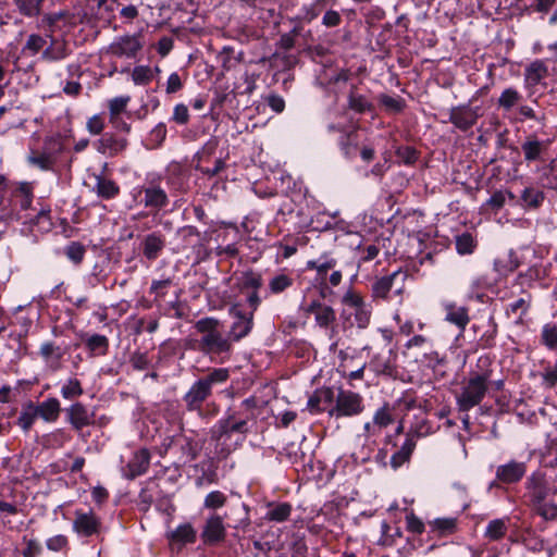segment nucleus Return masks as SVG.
I'll list each match as a JSON object with an SVG mask.
<instances>
[{"mask_svg": "<svg viewBox=\"0 0 557 557\" xmlns=\"http://www.w3.org/2000/svg\"><path fill=\"white\" fill-rule=\"evenodd\" d=\"M256 405L255 398H247L242 401L237 411L220 419L213 425L211 440L215 442V447L220 448V454L227 456L234 449L227 444L233 433L245 436L250 431L249 423L257 417Z\"/></svg>", "mask_w": 557, "mask_h": 557, "instance_id": "f257e3e1", "label": "nucleus"}, {"mask_svg": "<svg viewBox=\"0 0 557 557\" xmlns=\"http://www.w3.org/2000/svg\"><path fill=\"white\" fill-rule=\"evenodd\" d=\"M195 329L201 334L198 343V349L207 355L228 354L232 349V342L228 336H224L220 331V321L208 317L198 320Z\"/></svg>", "mask_w": 557, "mask_h": 557, "instance_id": "f03ea898", "label": "nucleus"}, {"mask_svg": "<svg viewBox=\"0 0 557 557\" xmlns=\"http://www.w3.org/2000/svg\"><path fill=\"white\" fill-rule=\"evenodd\" d=\"M532 507L545 520L557 519V487L550 486L541 475L533 474L528 480Z\"/></svg>", "mask_w": 557, "mask_h": 557, "instance_id": "7ed1b4c3", "label": "nucleus"}, {"mask_svg": "<svg viewBox=\"0 0 557 557\" xmlns=\"http://www.w3.org/2000/svg\"><path fill=\"white\" fill-rule=\"evenodd\" d=\"M228 377V370L219 368L197 380L183 397L187 409L189 411L200 410L202 403L211 395L212 387L225 383Z\"/></svg>", "mask_w": 557, "mask_h": 557, "instance_id": "20e7f679", "label": "nucleus"}, {"mask_svg": "<svg viewBox=\"0 0 557 557\" xmlns=\"http://www.w3.org/2000/svg\"><path fill=\"white\" fill-rule=\"evenodd\" d=\"M342 305L341 318L349 326L368 327L371 321L372 308L359 293L348 289L342 297Z\"/></svg>", "mask_w": 557, "mask_h": 557, "instance_id": "39448f33", "label": "nucleus"}, {"mask_svg": "<svg viewBox=\"0 0 557 557\" xmlns=\"http://www.w3.org/2000/svg\"><path fill=\"white\" fill-rule=\"evenodd\" d=\"M490 376V373L485 371L474 373L469 377L456 397L460 411L468 412L483 400L488 389Z\"/></svg>", "mask_w": 557, "mask_h": 557, "instance_id": "423d86ee", "label": "nucleus"}, {"mask_svg": "<svg viewBox=\"0 0 557 557\" xmlns=\"http://www.w3.org/2000/svg\"><path fill=\"white\" fill-rule=\"evenodd\" d=\"M335 403L330 414H335L337 418L357 416L364 409L361 395L351 391L339 389Z\"/></svg>", "mask_w": 557, "mask_h": 557, "instance_id": "0eeeda50", "label": "nucleus"}, {"mask_svg": "<svg viewBox=\"0 0 557 557\" xmlns=\"http://www.w3.org/2000/svg\"><path fill=\"white\" fill-rule=\"evenodd\" d=\"M140 38V34L117 37L109 46L108 51L116 58L133 59L143 49Z\"/></svg>", "mask_w": 557, "mask_h": 557, "instance_id": "6e6552de", "label": "nucleus"}, {"mask_svg": "<svg viewBox=\"0 0 557 557\" xmlns=\"http://www.w3.org/2000/svg\"><path fill=\"white\" fill-rule=\"evenodd\" d=\"M406 274L398 270L376 280L372 285L373 297L386 299L393 288L397 295L401 294Z\"/></svg>", "mask_w": 557, "mask_h": 557, "instance_id": "1a4fd4ad", "label": "nucleus"}, {"mask_svg": "<svg viewBox=\"0 0 557 557\" xmlns=\"http://www.w3.org/2000/svg\"><path fill=\"white\" fill-rule=\"evenodd\" d=\"M62 146L59 137L51 136L45 139L42 152H32L28 162L41 170H50L53 163L54 152L61 151Z\"/></svg>", "mask_w": 557, "mask_h": 557, "instance_id": "9d476101", "label": "nucleus"}, {"mask_svg": "<svg viewBox=\"0 0 557 557\" xmlns=\"http://www.w3.org/2000/svg\"><path fill=\"white\" fill-rule=\"evenodd\" d=\"M66 419L75 431H82L95 423V412L82 403H74L66 409Z\"/></svg>", "mask_w": 557, "mask_h": 557, "instance_id": "9b49d317", "label": "nucleus"}, {"mask_svg": "<svg viewBox=\"0 0 557 557\" xmlns=\"http://www.w3.org/2000/svg\"><path fill=\"white\" fill-rule=\"evenodd\" d=\"M100 520L91 511L75 510L73 530L82 536H91L99 532Z\"/></svg>", "mask_w": 557, "mask_h": 557, "instance_id": "f8f14e48", "label": "nucleus"}, {"mask_svg": "<svg viewBox=\"0 0 557 557\" xmlns=\"http://www.w3.org/2000/svg\"><path fill=\"white\" fill-rule=\"evenodd\" d=\"M230 312L235 318V321L231 326L228 337L231 338V342H237L243 337L247 336L248 333L251 331L253 315L252 312H250L249 314H244L239 310L237 305L233 306Z\"/></svg>", "mask_w": 557, "mask_h": 557, "instance_id": "ddd939ff", "label": "nucleus"}, {"mask_svg": "<svg viewBox=\"0 0 557 557\" xmlns=\"http://www.w3.org/2000/svg\"><path fill=\"white\" fill-rule=\"evenodd\" d=\"M479 119L478 109L469 106L454 107L449 111V122L462 132L471 128Z\"/></svg>", "mask_w": 557, "mask_h": 557, "instance_id": "4468645a", "label": "nucleus"}, {"mask_svg": "<svg viewBox=\"0 0 557 557\" xmlns=\"http://www.w3.org/2000/svg\"><path fill=\"white\" fill-rule=\"evenodd\" d=\"M527 472V465L521 461L510 460L496 469V479L505 484L519 482Z\"/></svg>", "mask_w": 557, "mask_h": 557, "instance_id": "2eb2a0df", "label": "nucleus"}, {"mask_svg": "<svg viewBox=\"0 0 557 557\" xmlns=\"http://www.w3.org/2000/svg\"><path fill=\"white\" fill-rule=\"evenodd\" d=\"M201 537L207 544L221 542L225 537V527L223 518L219 515H211L206 520Z\"/></svg>", "mask_w": 557, "mask_h": 557, "instance_id": "dca6fc26", "label": "nucleus"}, {"mask_svg": "<svg viewBox=\"0 0 557 557\" xmlns=\"http://www.w3.org/2000/svg\"><path fill=\"white\" fill-rule=\"evenodd\" d=\"M443 307L445 320L463 331L470 321L468 309L463 306H457L455 302H445Z\"/></svg>", "mask_w": 557, "mask_h": 557, "instance_id": "f3484780", "label": "nucleus"}, {"mask_svg": "<svg viewBox=\"0 0 557 557\" xmlns=\"http://www.w3.org/2000/svg\"><path fill=\"white\" fill-rule=\"evenodd\" d=\"M75 24L74 16L66 11L46 14L41 20V27H49L53 33L55 29L72 27Z\"/></svg>", "mask_w": 557, "mask_h": 557, "instance_id": "a211bd4d", "label": "nucleus"}, {"mask_svg": "<svg viewBox=\"0 0 557 557\" xmlns=\"http://www.w3.org/2000/svg\"><path fill=\"white\" fill-rule=\"evenodd\" d=\"M150 465V454L147 449H140L136 451L132 460L127 465L128 473L126 478L134 479L138 475L144 474Z\"/></svg>", "mask_w": 557, "mask_h": 557, "instance_id": "6ab92c4d", "label": "nucleus"}, {"mask_svg": "<svg viewBox=\"0 0 557 557\" xmlns=\"http://www.w3.org/2000/svg\"><path fill=\"white\" fill-rule=\"evenodd\" d=\"M143 191L145 194L144 202L147 208L161 209L169 202L165 190L159 185L144 187Z\"/></svg>", "mask_w": 557, "mask_h": 557, "instance_id": "aec40b11", "label": "nucleus"}, {"mask_svg": "<svg viewBox=\"0 0 557 557\" xmlns=\"http://www.w3.org/2000/svg\"><path fill=\"white\" fill-rule=\"evenodd\" d=\"M548 74L547 65L543 60L531 62L524 71V83L527 86H535Z\"/></svg>", "mask_w": 557, "mask_h": 557, "instance_id": "412c9836", "label": "nucleus"}, {"mask_svg": "<svg viewBox=\"0 0 557 557\" xmlns=\"http://www.w3.org/2000/svg\"><path fill=\"white\" fill-rule=\"evenodd\" d=\"M37 417H40L46 422H54L60 416L61 407L57 398H48L35 406Z\"/></svg>", "mask_w": 557, "mask_h": 557, "instance_id": "4be33fe9", "label": "nucleus"}, {"mask_svg": "<svg viewBox=\"0 0 557 557\" xmlns=\"http://www.w3.org/2000/svg\"><path fill=\"white\" fill-rule=\"evenodd\" d=\"M95 180L96 183L94 186V191L98 197L103 199H112L119 195L120 187L114 181L102 175H96Z\"/></svg>", "mask_w": 557, "mask_h": 557, "instance_id": "5701e85b", "label": "nucleus"}, {"mask_svg": "<svg viewBox=\"0 0 557 557\" xmlns=\"http://www.w3.org/2000/svg\"><path fill=\"white\" fill-rule=\"evenodd\" d=\"M416 440L413 436L408 435L400 446V448L393 454L391 457V465L394 469H398L405 462L409 461L414 448H416Z\"/></svg>", "mask_w": 557, "mask_h": 557, "instance_id": "b1692460", "label": "nucleus"}, {"mask_svg": "<svg viewBox=\"0 0 557 557\" xmlns=\"http://www.w3.org/2000/svg\"><path fill=\"white\" fill-rule=\"evenodd\" d=\"M164 238L158 233H151L144 239V256L148 260H154L158 258L161 250L164 248Z\"/></svg>", "mask_w": 557, "mask_h": 557, "instance_id": "393cba45", "label": "nucleus"}, {"mask_svg": "<svg viewBox=\"0 0 557 557\" xmlns=\"http://www.w3.org/2000/svg\"><path fill=\"white\" fill-rule=\"evenodd\" d=\"M127 146L125 138H115L111 135H103L98 140V151L101 153L116 154L123 151Z\"/></svg>", "mask_w": 557, "mask_h": 557, "instance_id": "a878e982", "label": "nucleus"}, {"mask_svg": "<svg viewBox=\"0 0 557 557\" xmlns=\"http://www.w3.org/2000/svg\"><path fill=\"white\" fill-rule=\"evenodd\" d=\"M42 359L51 364L54 369L59 367V361L62 358V350L59 346L51 342L42 343L39 350Z\"/></svg>", "mask_w": 557, "mask_h": 557, "instance_id": "bb28decb", "label": "nucleus"}, {"mask_svg": "<svg viewBox=\"0 0 557 557\" xmlns=\"http://www.w3.org/2000/svg\"><path fill=\"white\" fill-rule=\"evenodd\" d=\"M210 154H211V152L207 153L206 151H203L198 157V162L196 163L195 166H196V170L201 172L203 175H207L208 177H213V176L218 175L225 168V162L223 159H216L214 161V165L212 168L206 166L203 163L208 161Z\"/></svg>", "mask_w": 557, "mask_h": 557, "instance_id": "cd10ccee", "label": "nucleus"}, {"mask_svg": "<svg viewBox=\"0 0 557 557\" xmlns=\"http://www.w3.org/2000/svg\"><path fill=\"white\" fill-rule=\"evenodd\" d=\"M348 108L357 113H364L371 111L373 104L363 95L358 94L356 87H352L348 94Z\"/></svg>", "mask_w": 557, "mask_h": 557, "instance_id": "c85d7f7f", "label": "nucleus"}, {"mask_svg": "<svg viewBox=\"0 0 557 557\" xmlns=\"http://www.w3.org/2000/svg\"><path fill=\"white\" fill-rule=\"evenodd\" d=\"M521 99L522 95L516 88L509 87L502 91L497 103L503 110L510 111Z\"/></svg>", "mask_w": 557, "mask_h": 557, "instance_id": "c756f323", "label": "nucleus"}, {"mask_svg": "<svg viewBox=\"0 0 557 557\" xmlns=\"http://www.w3.org/2000/svg\"><path fill=\"white\" fill-rule=\"evenodd\" d=\"M171 539L174 543L186 544L194 543L196 540V531L189 523L178 525L176 530L172 532Z\"/></svg>", "mask_w": 557, "mask_h": 557, "instance_id": "7c9ffc66", "label": "nucleus"}, {"mask_svg": "<svg viewBox=\"0 0 557 557\" xmlns=\"http://www.w3.org/2000/svg\"><path fill=\"white\" fill-rule=\"evenodd\" d=\"M507 532V523L504 519H495L490 521L485 530V537L490 541H498L505 536Z\"/></svg>", "mask_w": 557, "mask_h": 557, "instance_id": "2f4dec72", "label": "nucleus"}, {"mask_svg": "<svg viewBox=\"0 0 557 557\" xmlns=\"http://www.w3.org/2000/svg\"><path fill=\"white\" fill-rule=\"evenodd\" d=\"M129 101V96L115 97L109 101V113L111 123L115 124L117 122L119 115L125 111Z\"/></svg>", "mask_w": 557, "mask_h": 557, "instance_id": "473e14b6", "label": "nucleus"}, {"mask_svg": "<svg viewBox=\"0 0 557 557\" xmlns=\"http://www.w3.org/2000/svg\"><path fill=\"white\" fill-rule=\"evenodd\" d=\"M36 419L37 413L35 405L33 403H28L21 411L17 424L23 431L28 432Z\"/></svg>", "mask_w": 557, "mask_h": 557, "instance_id": "72a5a7b5", "label": "nucleus"}, {"mask_svg": "<svg viewBox=\"0 0 557 557\" xmlns=\"http://www.w3.org/2000/svg\"><path fill=\"white\" fill-rule=\"evenodd\" d=\"M521 148L524 153V159L527 161H534L541 157L544 145L537 139H529L522 144Z\"/></svg>", "mask_w": 557, "mask_h": 557, "instance_id": "f704fd0d", "label": "nucleus"}, {"mask_svg": "<svg viewBox=\"0 0 557 557\" xmlns=\"http://www.w3.org/2000/svg\"><path fill=\"white\" fill-rule=\"evenodd\" d=\"M394 422V417L392 412V408L389 405L385 404L381 408H379L373 416L374 426H377L379 431L383 428L388 426Z\"/></svg>", "mask_w": 557, "mask_h": 557, "instance_id": "c9c22d12", "label": "nucleus"}, {"mask_svg": "<svg viewBox=\"0 0 557 557\" xmlns=\"http://www.w3.org/2000/svg\"><path fill=\"white\" fill-rule=\"evenodd\" d=\"M44 0H15L18 12L25 16H37L41 10Z\"/></svg>", "mask_w": 557, "mask_h": 557, "instance_id": "e433bc0d", "label": "nucleus"}, {"mask_svg": "<svg viewBox=\"0 0 557 557\" xmlns=\"http://www.w3.org/2000/svg\"><path fill=\"white\" fill-rule=\"evenodd\" d=\"M240 290H258L262 286V277L260 274L247 271L240 277Z\"/></svg>", "mask_w": 557, "mask_h": 557, "instance_id": "4c0bfd02", "label": "nucleus"}, {"mask_svg": "<svg viewBox=\"0 0 557 557\" xmlns=\"http://www.w3.org/2000/svg\"><path fill=\"white\" fill-rule=\"evenodd\" d=\"M476 242L470 233H462L456 237V250L459 255L472 253Z\"/></svg>", "mask_w": 557, "mask_h": 557, "instance_id": "58836bf2", "label": "nucleus"}, {"mask_svg": "<svg viewBox=\"0 0 557 557\" xmlns=\"http://www.w3.org/2000/svg\"><path fill=\"white\" fill-rule=\"evenodd\" d=\"M86 346L97 355H104L109 347V341L104 335L94 334L87 338Z\"/></svg>", "mask_w": 557, "mask_h": 557, "instance_id": "ea45409f", "label": "nucleus"}, {"mask_svg": "<svg viewBox=\"0 0 557 557\" xmlns=\"http://www.w3.org/2000/svg\"><path fill=\"white\" fill-rule=\"evenodd\" d=\"M153 78V71L147 65L135 66L132 72V79L135 85H147Z\"/></svg>", "mask_w": 557, "mask_h": 557, "instance_id": "a19ab883", "label": "nucleus"}, {"mask_svg": "<svg viewBox=\"0 0 557 557\" xmlns=\"http://www.w3.org/2000/svg\"><path fill=\"white\" fill-rule=\"evenodd\" d=\"M84 389L77 379H69L61 388V395L65 399H73L83 395Z\"/></svg>", "mask_w": 557, "mask_h": 557, "instance_id": "79ce46f5", "label": "nucleus"}, {"mask_svg": "<svg viewBox=\"0 0 557 557\" xmlns=\"http://www.w3.org/2000/svg\"><path fill=\"white\" fill-rule=\"evenodd\" d=\"M293 285V278L286 274H277L269 282L272 294H280Z\"/></svg>", "mask_w": 557, "mask_h": 557, "instance_id": "37998d69", "label": "nucleus"}, {"mask_svg": "<svg viewBox=\"0 0 557 557\" xmlns=\"http://www.w3.org/2000/svg\"><path fill=\"white\" fill-rule=\"evenodd\" d=\"M290 511V505L282 503L267 512V519L270 521L283 522L288 519Z\"/></svg>", "mask_w": 557, "mask_h": 557, "instance_id": "c03bdc74", "label": "nucleus"}, {"mask_svg": "<svg viewBox=\"0 0 557 557\" xmlns=\"http://www.w3.org/2000/svg\"><path fill=\"white\" fill-rule=\"evenodd\" d=\"M335 318L334 309L327 305H324L323 308H320L314 314L315 322L320 327H327L335 321Z\"/></svg>", "mask_w": 557, "mask_h": 557, "instance_id": "a18cd8bd", "label": "nucleus"}, {"mask_svg": "<svg viewBox=\"0 0 557 557\" xmlns=\"http://www.w3.org/2000/svg\"><path fill=\"white\" fill-rule=\"evenodd\" d=\"M227 497L221 491L210 492L203 500V506L207 509H219L226 504Z\"/></svg>", "mask_w": 557, "mask_h": 557, "instance_id": "49530a36", "label": "nucleus"}, {"mask_svg": "<svg viewBox=\"0 0 557 557\" xmlns=\"http://www.w3.org/2000/svg\"><path fill=\"white\" fill-rule=\"evenodd\" d=\"M379 101L389 112H400L404 108V101L399 97H392L388 95H381Z\"/></svg>", "mask_w": 557, "mask_h": 557, "instance_id": "de8ad7c7", "label": "nucleus"}, {"mask_svg": "<svg viewBox=\"0 0 557 557\" xmlns=\"http://www.w3.org/2000/svg\"><path fill=\"white\" fill-rule=\"evenodd\" d=\"M515 199V195L509 190H497L495 191L490 199L487 200V205L495 210H499L506 202V198Z\"/></svg>", "mask_w": 557, "mask_h": 557, "instance_id": "09e8293b", "label": "nucleus"}, {"mask_svg": "<svg viewBox=\"0 0 557 557\" xmlns=\"http://www.w3.org/2000/svg\"><path fill=\"white\" fill-rule=\"evenodd\" d=\"M522 200L531 207H539L541 202L544 200V195L542 191L536 190L532 187H528L522 193Z\"/></svg>", "mask_w": 557, "mask_h": 557, "instance_id": "8fccbe9b", "label": "nucleus"}, {"mask_svg": "<svg viewBox=\"0 0 557 557\" xmlns=\"http://www.w3.org/2000/svg\"><path fill=\"white\" fill-rule=\"evenodd\" d=\"M46 45V39L37 34L28 36L27 41L24 46V51H29L32 55L38 53Z\"/></svg>", "mask_w": 557, "mask_h": 557, "instance_id": "3c124183", "label": "nucleus"}, {"mask_svg": "<svg viewBox=\"0 0 557 557\" xmlns=\"http://www.w3.org/2000/svg\"><path fill=\"white\" fill-rule=\"evenodd\" d=\"M512 252L509 253V261L505 263L502 259H496L494 261V269L500 275H507L510 272H513L518 267L519 262L516 259H512Z\"/></svg>", "mask_w": 557, "mask_h": 557, "instance_id": "603ef678", "label": "nucleus"}, {"mask_svg": "<svg viewBox=\"0 0 557 557\" xmlns=\"http://www.w3.org/2000/svg\"><path fill=\"white\" fill-rule=\"evenodd\" d=\"M323 10V1L318 0L317 2L310 4L309 7H305L302 10L301 18L306 22H311L314 20Z\"/></svg>", "mask_w": 557, "mask_h": 557, "instance_id": "864d4df0", "label": "nucleus"}, {"mask_svg": "<svg viewBox=\"0 0 557 557\" xmlns=\"http://www.w3.org/2000/svg\"><path fill=\"white\" fill-rule=\"evenodd\" d=\"M66 257L75 263H79L85 255L84 247L78 243H71L65 249Z\"/></svg>", "mask_w": 557, "mask_h": 557, "instance_id": "5fc2aeb1", "label": "nucleus"}, {"mask_svg": "<svg viewBox=\"0 0 557 557\" xmlns=\"http://www.w3.org/2000/svg\"><path fill=\"white\" fill-rule=\"evenodd\" d=\"M339 146L341 150L343 151L346 158H352V156L355 154V150L357 148V144L354 140V133H349L345 137H343L342 140L339 141Z\"/></svg>", "mask_w": 557, "mask_h": 557, "instance_id": "6e6d98bb", "label": "nucleus"}, {"mask_svg": "<svg viewBox=\"0 0 557 557\" xmlns=\"http://www.w3.org/2000/svg\"><path fill=\"white\" fill-rule=\"evenodd\" d=\"M433 525L441 533H451L456 527L454 518H438L433 521Z\"/></svg>", "mask_w": 557, "mask_h": 557, "instance_id": "4d7b16f0", "label": "nucleus"}, {"mask_svg": "<svg viewBox=\"0 0 557 557\" xmlns=\"http://www.w3.org/2000/svg\"><path fill=\"white\" fill-rule=\"evenodd\" d=\"M335 263L333 259L323 262L310 260L307 262V268L317 270L319 274H325L330 269L335 267Z\"/></svg>", "mask_w": 557, "mask_h": 557, "instance_id": "13d9d810", "label": "nucleus"}, {"mask_svg": "<svg viewBox=\"0 0 557 557\" xmlns=\"http://www.w3.org/2000/svg\"><path fill=\"white\" fill-rule=\"evenodd\" d=\"M47 548L52 552H60L67 545V539L64 535H54L47 540Z\"/></svg>", "mask_w": 557, "mask_h": 557, "instance_id": "bf43d9fd", "label": "nucleus"}, {"mask_svg": "<svg viewBox=\"0 0 557 557\" xmlns=\"http://www.w3.org/2000/svg\"><path fill=\"white\" fill-rule=\"evenodd\" d=\"M173 120L178 124H186L189 120L188 108L183 104H176L173 110Z\"/></svg>", "mask_w": 557, "mask_h": 557, "instance_id": "052dcab7", "label": "nucleus"}, {"mask_svg": "<svg viewBox=\"0 0 557 557\" xmlns=\"http://www.w3.org/2000/svg\"><path fill=\"white\" fill-rule=\"evenodd\" d=\"M529 302L524 298H519L511 302L507 308V313H512L521 317L527 312Z\"/></svg>", "mask_w": 557, "mask_h": 557, "instance_id": "680f3d73", "label": "nucleus"}, {"mask_svg": "<svg viewBox=\"0 0 557 557\" xmlns=\"http://www.w3.org/2000/svg\"><path fill=\"white\" fill-rule=\"evenodd\" d=\"M543 382L546 387L553 388L557 384V361L554 367L548 368L542 374Z\"/></svg>", "mask_w": 557, "mask_h": 557, "instance_id": "e2e57ef3", "label": "nucleus"}, {"mask_svg": "<svg viewBox=\"0 0 557 557\" xmlns=\"http://www.w3.org/2000/svg\"><path fill=\"white\" fill-rule=\"evenodd\" d=\"M104 123L100 115L96 114L87 121V129L92 135H98L103 131Z\"/></svg>", "mask_w": 557, "mask_h": 557, "instance_id": "0e129e2a", "label": "nucleus"}, {"mask_svg": "<svg viewBox=\"0 0 557 557\" xmlns=\"http://www.w3.org/2000/svg\"><path fill=\"white\" fill-rule=\"evenodd\" d=\"M407 528L409 531L413 533H422L424 530L423 522L413 513H410L406 517Z\"/></svg>", "mask_w": 557, "mask_h": 557, "instance_id": "69168bd1", "label": "nucleus"}, {"mask_svg": "<svg viewBox=\"0 0 557 557\" xmlns=\"http://www.w3.org/2000/svg\"><path fill=\"white\" fill-rule=\"evenodd\" d=\"M183 87L181 77L177 73H172L166 83V92L174 94L177 92Z\"/></svg>", "mask_w": 557, "mask_h": 557, "instance_id": "338daca9", "label": "nucleus"}, {"mask_svg": "<svg viewBox=\"0 0 557 557\" xmlns=\"http://www.w3.org/2000/svg\"><path fill=\"white\" fill-rule=\"evenodd\" d=\"M543 338L547 346L556 347L557 346V329L545 327L543 331Z\"/></svg>", "mask_w": 557, "mask_h": 557, "instance_id": "774afa93", "label": "nucleus"}]
</instances>
